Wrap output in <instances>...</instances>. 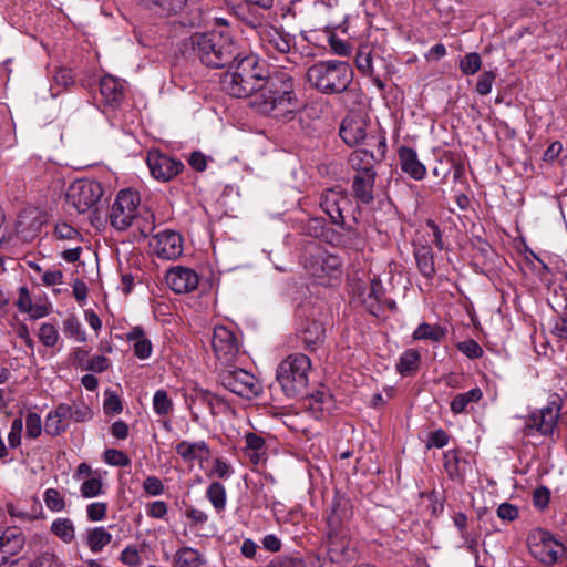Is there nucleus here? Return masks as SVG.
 I'll return each instance as SVG.
<instances>
[{
  "mask_svg": "<svg viewBox=\"0 0 567 567\" xmlns=\"http://www.w3.org/2000/svg\"><path fill=\"white\" fill-rule=\"evenodd\" d=\"M310 369L311 361L303 353L290 354L278 365L276 378L288 398L305 393Z\"/></svg>",
  "mask_w": 567,
  "mask_h": 567,
  "instance_id": "20e7f679",
  "label": "nucleus"
},
{
  "mask_svg": "<svg viewBox=\"0 0 567 567\" xmlns=\"http://www.w3.org/2000/svg\"><path fill=\"white\" fill-rule=\"evenodd\" d=\"M351 65L341 60H324L312 64L307 70L309 85L324 95L346 92L353 81Z\"/></svg>",
  "mask_w": 567,
  "mask_h": 567,
  "instance_id": "7ed1b4c3",
  "label": "nucleus"
},
{
  "mask_svg": "<svg viewBox=\"0 0 567 567\" xmlns=\"http://www.w3.org/2000/svg\"><path fill=\"white\" fill-rule=\"evenodd\" d=\"M367 296L362 298V302L372 315H378L381 300L384 297V288L382 281L374 277L371 280L370 287L367 289Z\"/></svg>",
  "mask_w": 567,
  "mask_h": 567,
  "instance_id": "a878e982",
  "label": "nucleus"
},
{
  "mask_svg": "<svg viewBox=\"0 0 567 567\" xmlns=\"http://www.w3.org/2000/svg\"><path fill=\"white\" fill-rule=\"evenodd\" d=\"M153 240V248L162 259H176L183 252L182 237L174 230L159 231L154 236Z\"/></svg>",
  "mask_w": 567,
  "mask_h": 567,
  "instance_id": "4468645a",
  "label": "nucleus"
},
{
  "mask_svg": "<svg viewBox=\"0 0 567 567\" xmlns=\"http://www.w3.org/2000/svg\"><path fill=\"white\" fill-rule=\"evenodd\" d=\"M102 494V481L100 477L85 480L81 485V495L84 498H93Z\"/></svg>",
  "mask_w": 567,
  "mask_h": 567,
  "instance_id": "c03bdc74",
  "label": "nucleus"
},
{
  "mask_svg": "<svg viewBox=\"0 0 567 567\" xmlns=\"http://www.w3.org/2000/svg\"><path fill=\"white\" fill-rule=\"evenodd\" d=\"M456 347L468 359H478L484 353L482 347L473 339L458 342Z\"/></svg>",
  "mask_w": 567,
  "mask_h": 567,
  "instance_id": "de8ad7c7",
  "label": "nucleus"
},
{
  "mask_svg": "<svg viewBox=\"0 0 567 567\" xmlns=\"http://www.w3.org/2000/svg\"><path fill=\"white\" fill-rule=\"evenodd\" d=\"M103 409L106 414L121 413L123 410V406H122V402H121V399L118 398V395L115 394L114 392H106Z\"/></svg>",
  "mask_w": 567,
  "mask_h": 567,
  "instance_id": "3c124183",
  "label": "nucleus"
},
{
  "mask_svg": "<svg viewBox=\"0 0 567 567\" xmlns=\"http://www.w3.org/2000/svg\"><path fill=\"white\" fill-rule=\"evenodd\" d=\"M38 567H59L61 563L54 553L45 550L38 558Z\"/></svg>",
  "mask_w": 567,
  "mask_h": 567,
  "instance_id": "338daca9",
  "label": "nucleus"
},
{
  "mask_svg": "<svg viewBox=\"0 0 567 567\" xmlns=\"http://www.w3.org/2000/svg\"><path fill=\"white\" fill-rule=\"evenodd\" d=\"M148 2L167 16L178 14L186 7L187 0H148Z\"/></svg>",
  "mask_w": 567,
  "mask_h": 567,
  "instance_id": "c9c22d12",
  "label": "nucleus"
},
{
  "mask_svg": "<svg viewBox=\"0 0 567 567\" xmlns=\"http://www.w3.org/2000/svg\"><path fill=\"white\" fill-rule=\"evenodd\" d=\"M245 441L247 449L254 451L256 454H258V452L261 451L265 446V440L251 432L246 434ZM255 456L257 457V455Z\"/></svg>",
  "mask_w": 567,
  "mask_h": 567,
  "instance_id": "69168bd1",
  "label": "nucleus"
},
{
  "mask_svg": "<svg viewBox=\"0 0 567 567\" xmlns=\"http://www.w3.org/2000/svg\"><path fill=\"white\" fill-rule=\"evenodd\" d=\"M146 163L152 176L161 182L171 181L184 168L181 161L157 151L148 152Z\"/></svg>",
  "mask_w": 567,
  "mask_h": 567,
  "instance_id": "ddd939ff",
  "label": "nucleus"
},
{
  "mask_svg": "<svg viewBox=\"0 0 567 567\" xmlns=\"http://www.w3.org/2000/svg\"><path fill=\"white\" fill-rule=\"evenodd\" d=\"M143 488L151 496H158L164 492V485L156 476H147L143 483Z\"/></svg>",
  "mask_w": 567,
  "mask_h": 567,
  "instance_id": "5fc2aeb1",
  "label": "nucleus"
},
{
  "mask_svg": "<svg viewBox=\"0 0 567 567\" xmlns=\"http://www.w3.org/2000/svg\"><path fill=\"white\" fill-rule=\"evenodd\" d=\"M483 398V392L480 388H473L467 392L456 394L451 401V411L455 414H461L467 411V408L477 403Z\"/></svg>",
  "mask_w": 567,
  "mask_h": 567,
  "instance_id": "bb28decb",
  "label": "nucleus"
},
{
  "mask_svg": "<svg viewBox=\"0 0 567 567\" xmlns=\"http://www.w3.org/2000/svg\"><path fill=\"white\" fill-rule=\"evenodd\" d=\"M301 339L307 349L313 350L324 341V328L321 322L308 321L302 328Z\"/></svg>",
  "mask_w": 567,
  "mask_h": 567,
  "instance_id": "b1692460",
  "label": "nucleus"
},
{
  "mask_svg": "<svg viewBox=\"0 0 567 567\" xmlns=\"http://www.w3.org/2000/svg\"><path fill=\"white\" fill-rule=\"evenodd\" d=\"M16 305L21 312L25 313V312L33 311L31 296L25 286H22L19 288V298H18Z\"/></svg>",
  "mask_w": 567,
  "mask_h": 567,
  "instance_id": "4d7b16f0",
  "label": "nucleus"
},
{
  "mask_svg": "<svg viewBox=\"0 0 567 567\" xmlns=\"http://www.w3.org/2000/svg\"><path fill=\"white\" fill-rule=\"evenodd\" d=\"M47 507L52 512H61L65 507V502L60 492L55 488H48L43 495Z\"/></svg>",
  "mask_w": 567,
  "mask_h": 567,
  "instance_id": "79ce46f5",
  "label": "nucleus"
},
{
  "mask_svg": "<svg viewBox=\"0 0 567 567\" xmlns=\"http://www.w3.org/2000/svg\"><path fill=\"white\" fill-rule=\"evenodd\" d=\"M166 282L176 293H187L198 286V275L189 268L175 267L167 271Z\"/></svg>",
  "mask_w": 567,
  "mask_h": 567,
  "instance_id": "2eb2a0df",
  "label": "nucleus"
},
{
  "mask_svg": "<svg viewBox=\"0 0 567 567\" xmlns=\"http://www.w3.org/2000/svg\"><path fill=\"white\" fill-rule=\"evenodd\" d=\"M264 42L268 50H275L279 53H288L295 45L293 37L276 28L266 33Z\"/></svg>",
  "mask_w": 567,
  "mask_h": 567,
  "instance_id": "412c9836",
  "label": "nucleus"
},
{
  "mask_svg": "<svg viewBox=\"0 0 567 567\" xmlns=\"http://www.w3.org/2000/svg\"><path fill=\"white\" fill-rule=\"evenodd\" d=\"M367 122L360 116H347L343 118L339 134L349 146L361 143L367 137Z\"/></svg>",
  "mask_w": 567,
  "mask_h": 567,
  "instance_id": "dca6fc26",
  "label": "nucleus"
},
{
  "mask_svg": "<svg viewBox=\"0 0 567 567\" xmlns=\"http://www.w3.org/2000/svg\"><path fill=\"white\" fill-rule=\"evenodd\" d=\"M51 532L62 542L69 544L75 538V528L70 518H56L52 522Z\"/></svg>",
  "mask_w": 567,
  "mask_h": 567,
  "instance_id": "7c9ffc66",
  "label": "nucleus"
},
{
  "mask_svg": "<svg viewBox=\"0 0 567 567\" xmlns=\"http://www.w3.org/2000/svg\"><path fill=\"white\" fill-rule=\"evenodd\" d=\"M228 68L221 80L223 90L239 99L250 96V104L258 112L284 116L299 107L293 79L286 72L270 75L265 62L246 49Z\"/></svg>",
  "mask_w": 567,
  "mask_h": 567,
  "instance_id": "f257e3e1",
  "label": "nucleus"
},
{
  "mask_svg": "<svg viewBox=\"0 0 567 567\" xmlns=\"http://www.w3.org/2000/svg\"><path fill=\"white\" fill-rule=\"evenodd\" d=\"M329 44L333 53L340 56H348L351 54V45L347 41L337 38L336 35L329 39Z\"/></svg>",
  "mask_w": 567,
  "mask_h": 567,
  "instance_id": "bf43d9fd",
  "label": "nucleus"
},
{
  "mask_svg": "<svg viewBox=\"0 0 567 567\" xmlns=\"http://www.w3.org/2000/svg\"><path fill=\"white\" fill-rule=\"evenodd\" d=\"M104 460L107 464L113 466H128L131 464L130 457L122 451L109 449L104 453Z\"/></svg>",
  "mask_w": 567,
  "mask_h": 567,
  "instance_id": "09e8293b",
  "label": "nucleus"
},
{
  "mask_svg": "<svg viewBox=\"0 0 567 567\" xmlns=\"http://www.w3.org/2000/svg\"><path fill=\"white\" fill-rule=\"evenodd\" d=\"M482 65V59L478 53H467L460 62V70L465 75L475 74Z\"/></svg>",
  "mask_w": 567,
  "mask_h": 567,
  "instance_id": "ea45409f",
  "label": "nucleus"
},
{
  "mask_svg": "<svg viewBox=\"0 0 567 567\" xmlns=\"http://www.w3.org/2000/svg\"><path fill=\"white\" fill-rule=\"evenodd\" d=\"M106 508H107L106 504L101 503V502H96V503H92V504L87 505L86 513H87L89 519L92 522L102 520L106 515Z\"/></svg>",
  "mask_w": 567,
  "mask_h": 567,
  "instance_id": "13d9d810",
  "label": "nucleus"
},
{
  "mask_svg": "<svg viewBox=\"0 0 567 567\" xmlns=\"http://www.w3.org/2000/svg\"><path fill=\"white\" fill-rule=\"evenodd\" d=\"M305 235L313 238H321L326 233V221L321 217L309 218L302 227Z\"/></svg>",
  "mask_w": 567,
  "mask_h": 567,
  "instance_id": "a19ab883",
  "label": "nucleus"
},
{
  "mask_svg": "<svg viewBox=\"0 0 567 567\" xmlns=\"http://www.w3.org/2000/svg\"><path fill=\"white\" fill-rule=\"evenodd\" d=\"M27 436L37 439L42 432L41 416L35 412H29L25 417Z\"/></svg>",
  "mask_w": 567,
  "mask_h": 567,
  "instance_id": "49530a36",
  "label": "nucleus"
},
{
  "mask_svg": "<svg viewBox=\"0 0 567 567\" xmlns=\"http://www.w3.org/2000/svg\"><path fill=\"white\" fill-rule=\"evenodd\" d=\"M212 474L216 475L219 478L227 480L231 476L233 470L227 462H225L221 458H216L214 461Z\"/></svg>",
  "mask_w": 567,
  "mask_h": 567,
  "instance_id": "e2e57ef3",
  "label": "nucleus"
},
{
  "mask_svg": "<svg viewBox=\"0 0 567 567\" xmlns=\"http://www.w3.org/2000/svg\"><path fill=\"white\" fill-rule=\"evenodd\" d=\"M399 159L401 169L415 181H421L426 174V168L420 162L417 153L414 148L409 146H401L399 148Z\"/></svg>",
  "mask_w": 567,
  "mask_h": 567,
  "instance_id": "f3484780",
  "label": "nucleus"
},
{
  "mask_svg": "<svg viewBox=\"0 0 567 567\" xmlns=\"http://www.w3.org/2000/svg\"><path fill=\"white\" fill-rule=\"evenodd\" d=\"M111 540L112 535L104 527H94L86 532L85 543L93 553L102 550Z\"/></svg>",
  "mask_w": 567,
  "mask_h": 567,
  "instance_id": "c85d7f7f",
  "label": "nucleus"
},
{
  "mask_svg": "<svg viewBox=\"0 0 567 567\" xmlns=\"http://www.w3.org/2000/svg\"><path fill=\"white\" fill-rule=\"evenodd\" d=\"M527 545L530 555L545 565L558 563L565 553L564 545L542 528H535L528 534Z\"/></svg>",
  "mask_w": 567,
  "mask_h": 567,
  "instance_id": "0eeeda50",
  "label": "nucleus"
},
{
  "mask_svg": "<svg viewBox=\"0 0 567 567\" xmlns=\"http://www.w3.org/2000/svg\"><path fill=\"white\" fill-rule=\"evenodd\" d=\"M212 347L217 360L223 364L235 362L240 352V346L235 333L224 326L214 329Z\"/></svg>",
  "mask_w": 567,
  "mask_h": 567,
  "instance_id": "f8f14e48",
  "label": "nucleus"
},
{
  "mask_svg": "<svg viewBox=\"0 0 567 567\" xmlns=\"http://www.w3.org/2000/svg\"><path fill=\"white\" fill-rule=\"evenodd\" d=\"M175 451L186 462L200 460L204 454H209V447L205 441H182L175 446Z\"/></svg>",
  "mask_w": 567,
  "mask_h": 567,
  "instance_id": "4be33fe9",
  "label": "nucleus"
},
{
  "mask_svg": "<svg viewBox=\"0 0 567 567\" xmlns=\"http://www.w3.org/2000/svg\"><path fill=\"white\" fill-rule=\"evenodd\" d=\"M373 152L365 148L355 150L349 156V165L355 172L354 175L377 174Z\"/></svg>",
  "mask_w": 567,
  "mask_h": 567,
  "instance_id": "aec40b11",
  "label": "nucleus"
},
{
  "mask_svg": "<svg viewBox=\"0 0 567 567\" xmlns=\"http://www.w3.org/2000/svg\"><path fill=\"white\" fill-rule=\"evenodd\" d=\"M321 210L327 214L331 223L343 230L352 231L351 226L344 221L343 213L351 206V199L342 187L326 188L319 198Z\"/></svg>",
  "mask_w": 567,
  "mask_h": 567,
  "instance_id": "6e6552de",
  "label": "nucleus"
},
{
  "mask_svg": "<svg viewBox=\"0 0 567 567\" xmlns=\"http://www.w3.org/2000/svg\"><path fill=\"white\" fill-rule=\"evenodd\" d=\"M109 365L110 363L106 357L94 355L87 361L86 365L83 369L95 373H102L109 369Z\"/></svg>",
  "mask_w": 567,
  "mask_h": 567,
  "instance_id": "6e6d98bb",
  "label": "nucleus"
},
{
  "mask_svg": "<svg viewBox=\"0 0 567 567\" xmlns=\"http://www.w3.org/2000/svg\"><path fill=\"white\" fill-rule=\"evenodd\" d=\"M154 412L159 416L168 415L173 411V402L165 390H157L153 396Z\"/></svg>",
  "mask_w": 567,
  "mask_h": 567,
  "instance_id": "f704fd0d",
  "label": "nucleus"
},
{
  "mask_svg": "<svg viewBox=\"0 0 567 567\" xmlns=\"http://www.w3.org/2000/svg\"><path fill=\"white\" fill-rule=\"evenodd\" d=\"M55 83L63 87H68L73 83V73L72 70L66 68H61L56 71L54 75Z\"/></svg>",
  "mask_w": 567,
  "mask_h": 567,
  "instance_id": "774afa93",
  "label": "nucleus"
},
{
  "mask_svg": "<svg viewBox=\"0 0 567 567\" xmlns=\"http://www.w3.org/2000/svg\"><path fill=\"white\" fill-rule=\"evenodd\" d=\"M377 174H365V175H353L352 181V194L354 198L363 204L369 205L373 202L374 195V184H375Z\"/></svg>",
  "mask_w": 567,
  "mask_h": 567,
  "instance_id": "6ab92c4d",
  "label": "nucleus"
},
{
  "mask_svg": "<svg viewBox=\"0 0 567 567\" xmlns=\"http://www.w3.org/2000/svg\"><path fill=\"white\" fill-rule=\"evenodd\" d=\"M421 362V355L419 351L414 349L405 350L396 363V371L401 375H409L415 373L419 370Z\"/></svg>",
  "mask_w": 567,
  "mask_h": 567,
  "instance_id": "cd10ccee",
  "label": "nucleus"
},
{
  "mask_svg": "<svg viewBox=\"0 0 567 567\" xmlns=\"http://www.w3.org/2000/svg\"><path fill=\"white\" fill-rule=\"evenodd\" d=\"M412 337L414 340L440 342L445 337V329L437 324L423 322L414 330Z\"/></svg>",
  "mask_w": 567,
  "mask_h": 567,
  "instance_id": "c756f323",
  "label": "nucleus"
},
{
  "mask_svg": "<svg viewBox=\"0 0 567 567\" xmlns=\"http://www.w3.org/2000/svg\"><path fill=\"white\" fill-rule=\"evenodd\" d=\"M206 497L218 513L225 509L227 494L221 483L213 482L206 491Z\"/></svg>",
  "mask_w": 567,
  "mask_h": 567,
  "instance_id": "473e14b6",
  "label": "nucleus"
},
{
  "mask_svg": "<svg viewBox=\"0 0 567 567\" xmlns=\"http://www.w3.org/2000/svg\"><path fill=\"white\" fill-rule=\"evenodd\" d=\"M39 339L45 347H54L59 340V332L51 323H42L39 329Z\"/></svg>",
  "mask_w": 567,
  "mask_h": 567,
  "instance_id": "37998d69",
  "label": "nucleus"
},
{
  "mask_svg": "<svg viewBox=\"0 0 567 567\" xmlns=\"http://www.w3.org/2000/svg\"><path fill=\"white\" fill-rule=\"evenodd\" d=\"M54 233L59 239H74L80 236L75 228L64 223L56 225Z\"/></svg>",
  "mask_w": 567,
  "mask_h": 567,
  "instance_id": "0e129e2a",
  "label": "nucleus"
},
{
  "mask_svg": "<svg viewBox=\"0 0 567 567\" xmlns=\"http://www.w3.org/2000/svg\"><path fill=\"white\" fill-rule=\"evenodd\" d=\"M178 567H198L203 565L200 554L190 547H184L176 555Z\"/></svg>",
  "mask_w": 567,
  "mask_h": 567,
  "instance_id": "72a5a7b5",
  "label": "nucleus"
},
{
  "mask_svg": "<svg viewBox=\"0 0 567 567\" xmlns=\"http://www.w3.org/2000/svg\"><path fill=\"white\" fill-rule=\"evenodd\" d=\"M103 187L100 182L81 178L74 181L66 190V200L78 213L83 214L95 208L103 196Z\"/></svg>",
  "mask_w": 567,
  "mask_h": 567,
  "instance_id": "423d86ee",
  "label": "nucleus"
},
{
  "mask_svg": "<svg viewBox=\"0 0 567 567\" xmlns=\"http://www.w3.org/2000/svg\"><path fill=\"white\" fill-rule=\"evenodd\" d=\"M23 430V421L21 417H17L12 421L10 432L8 434V442L10 447L14 449L21 443V433Z\"/></svg>",
  "mask_w": 567,
  "mask_h": 567,
  "instance_id": "603ef678",
  "label": "nucleus"
},
{
  "mask_svg": "<svg viewBox=\"0 0 567 567\" xmlns=\"http://www.w3.org/2000/svg\"><path fill=\"white\" fill-rule=\"evenodd\" d=\"M138 204L140 196L137 193L131 189L121 190L111 207V225L118 230L128 228L137 216Z\"/></svg>",
  "mask_w": 567,
  "mask_h": 567,
  "instance_id": "9d476101",
  "label": "nucleus"
},
{
  "mask_svg": "<svg viewBox=\"0 0 567 567\" xmlns=\"http://www.w3.org/2000/svg\"><path fill=\"white\" fill-rule=\"evenodd\" d=\"M414 257L417 269L427 279L435 275L434 256L432 248L427 245H421L414 249Z\"/></svg>",
  "mask_w": 567,
  "mask_h": 567,
  "instance_id": "5701e85b",
  "label": "nucleus"
},
{
  "mask_svg": "<svg viewBox=\"0 0 567 567\" xmlns=\"http://www.w3.org/2000/svg\"><path fill=\"white\" fill-rule=\"evenodd\" d=\"M189 40L195 55L208 68H228L244 54L241 45L227 31L195 33Z\"/></svg>",
  "mask_w": 567,
  "mask_h": 567,
  "instance_id": "f03ea898",
  "label": "nucleus"
},
{
  "mask_svg": "<svg viewBox=\"0 0 567 567\" xmlns=\"http://www.w3.org/2000/svg\"><path fill=\"white\" fill-rule=\"evenodd\" d=\"M467 462L462 460L457 452L454 450H450L444 455V467L451 478L461 477Z\"/></svg>",
  "mask_w": 567,
  "mask_h": 567,
  "instance_id": "2f4dec72",
  "label": "nucleus"
},
{
  "mask_svg": "<svg viewBox=\"0 0 567 567\" xmlns=\"http://www.w3.org/2000/svg\"><path fill=\"white\" fill-rule=\"evenodd\" d=\"M63 331L70 337L74 338L79 342H84L86 340V334L82 330V326L76 317L71 316L63 321Z\"/></svg>",
  "mask_w": 567,
  "mask_h": 567,
  "instance_id": "e433bc0d",
  "label": "nucleus"
},
{
  "mask_svg": "<svg viewBox=\"0 0 567 567\" xmlns=\"http://www.w3.org/2000/svg\"><path fill=\"white\" fill-rule=\"evenodd\" d=\"M560 409V396L556 393L551 394L547 406L528 416L525 423L526 434H532L533 431H536L542 435L551 434L559 419Z\"/></svg>",
  "mask_w": 567,
  "mask_h": 567,
  "instance_id": "9b49d317",
  "label": "nucleus"
},
{
  "mask_svg": "<svg viewBox=\"0 0 567 567\" xmlns=\"http://www.w3.org/2000/svg\"><path fill=\"white\" fill-rule=\"evenodd\" d=\"M0 540L2 551H4L6 557L8 555H16L23 545V536L22 533L17 527H9L3 532H0Z\"/></svg>",
  "mask_w": 567,
  "mask_h": 567,
  "instance_id": "393cba45",
  "label": "nucleus"
},
{
  "mask_svg": "<svg viewBox=\"0 0 567 567\" xmlns=\"http://www.w3.org/2000/svg\"><path fill=\"white\" fill-rule=\"evenodd\" d=\"M219 381L225 389L245 399H251L261 393V385L257 378L244 369H225L219 373Z\"/></svg>",
  "mask_w": 567,
  "mask_h": 567,
  "instance_id": "1a4fd4ad",
  "label": "nucleus"
},
{
  "mask_svg": "<svg viewBox=\"0 0 567 567\" xmlns=\"http://www.w3.org/2000/svg\"><path fill=\"white\" fill-rule=\"evenodd\" d=\"M497 516L502 520L513 522L518 517V508L513 504L502 503L497 508Z\"/></svg>",
  "mask_w": 567,
  "mask_h": 567,
  "instance_id": "052dcab7",
  "label": "nucleus"
},
{
  "mask_svg": "<svg viewBox=\"0 0 567 567\" xmlns=\"http://www.w3.org/2000/svg\"><path fill=\"white\" fill-rule=\"evenodd\" d=\"M355 65L362 74L373 76V62L370 51L360 50L355 55Z\"/></svg>",
  "mask_w": 567,
  "mask_h": 567,
  "instance_id": "a18cd8bd",
  "label": "nucleus"
},
{
  "mask_svg": "<svg viewBox=\"0 0 567 567\" xmlns=\"http://www.w3.org/2000/svg\"><path fill=\"white\" fill-rule=\"evenodd\" d=\"M214 400H215V395L212 392L204 390V389L195 388L193 391V394L190 395V404L189 405H190V409H193L197 404L205 405L210 411V413H213Z\"/></svg>",
  "mask_w": 567,
  "mask_h": 567,
  "instance_id": "58836bf2",
  "label": "nucleus"
},
{
  "mask_svg": "<svg viewBox=\"0 0 567 567\" xmlns=\"http://www.w3.org/2000/svg\"><path fill=\"white\" fill-rule=\"evenodd\" d=\"M341 266L340 257L329 254L318 246L309 250L305 257L307 272L324 286L340 275Z\"/></svg>",
  "mask_w": 567,
  "mask_h": 567,
  "instance_id": "39448f33",
  "label": "nucleus"
},
{
  "mask_svg": "<svg viewBox=\"0 0 567 567\" xmlns=\"http://www.w3.org/2000/svg\"><path fill=\"white\" fill-rule=\"evenodd\" d=\"M550 501V491L545 486L537 487L533 493V504L538 509L547 507Z\"/></svg>",
  "mask_w": 567,
  "mask_h": 567,
  "instance_id": "864d4df0",
  "label": "nucleus"
},
{
  "mask_svg": "<svg viewBox=\"0 0 567 567\" xmlns=\"http://www.w3.org/2000/svg\"><path fill=\"white\" fill-rule=\"evenodd\" d=\"M495 79H496V73L494 71L483 72L480 75L478 81L476 83V92L480 95L489 94Z\"/></svg>",
  "mask_w": 567,
  "mask_h": 567,
  "instance_id": "8fccbe9b",
  "label": "nucleus"
},
{
  "mask_svg": "<svg viewBox=\"0 0 567 567\" xmlns=\"http://www.w3.org/2000/svg\"><path fill=\"white\" fill-rule=\"evenodd\" d=\"M66 429L68 422L55 416V414L52 411L48 413L44 422V431L47 434L58 436L61 433L65 432Z\"/></svg>",
  "mask_w": 567,
  "mask_h": 567,
  "instance_id": "4c0bfd02",
  "label": "nucleus"
},
{
  "mask_svg": "<svg viewBox=\"0 0 567 567\" xmlns=\"http://www.w3.org/2000/svg\"><path fill=\"white\" fill-rule=\"evenodd\" d=\"M100 92L105 104L116 109L124 99V83L114 76L105 75L100 81Z\"/></svg>",
  "mask_w": 567,
  "mask_h": 567,
  "instance_id": "a211bd4d",
  "label": "nucleus"
},
{
  "mask_svg": "<svg viewBox=\"0 0 567 567\" xmlns=\"http://www.w3.org/2000/svg\"><path fill=\"white\" fill-rule=\"evenodd\" d=\"M134 354L141 359L145 360L151 357L153 351L152 342L145 338L144 340H137L134 342Z\"/></svg>",
  "mask_w": 567,
  "mask_h": 567,
  "instance_id": "680f3d73",
  "label": "nucleus"
}]
</instances>
